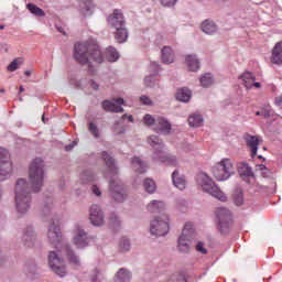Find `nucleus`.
Wrapping results in <instances>:
<instances>
[{
    "label": "nucleus",
    "mask_w": 282,
    "mask_h": 282,
    "mask_svg": "<svg viewBox=\"0 0 282 282\" xmlns=\"http://www.w3.org/2000/svg\"><path fill=\"white\" fill-rule=\"evenodd\" d=\"M187 122L192 129H198L199 127H204V116L193 112L188 116Z\"/></svg>",
    "instance_id": "25"
},
{
    "label": "nucleus",
    "mask_w": 282,
    "mask_h": 282,
    "mask_svg": "<svg viewBox=\"0 0 282 282\" xmlns=\"http://www.w3.org/2000/svg\"><path fill=\"white\" fill-rule=\"evenodd\" d=\"M153 160L161 164H166L167 166H177L180 164V160L175 155L165 154L164 150L156 151L153 155Z\"/></svg>",
    "instance_id": "16"
},
{
    "label": "nucleus",
    "mask_w": 282,
    "mask_h": 282,
    "mask_svg": "<svg viewBox=\"0 0 282 282\" xmlns=\"http://www.w3.org/2000/svg\"><path fill=\"white\" fill-rule=\"evenodd\" d=\"M29 180L34 193H40L45 185V162L42 159H35L31 162L29 170Z\"/></svg>",
    "instance_id": "4"
},
{
    "label": "nucleus",
    "mask_w": 282,
    "mask_h": 282,
    "mask_svg": "<svg viewBox=\"0 0 282 282\" xmlns=\"http://www.w3.org/2000/svg\"><path fill=\"white\" fill-rule=\"evenodd\" d=\"M140 102L145 105L147 107H153V100L150 99L149 96H145V95L141 96L140 97Z\"/></svg>",
    "instance_id": "49"
},
{
    "label": "nucleus",
    "mask_w": 282,
    "mask_h": 282,
    "mask_svg": "<svg viewBox=\"0 0 282 282\" xmlns=\"http://www.w3.org/2000/svg\"><path fill=\"white\" fill-rule=\"evenodd\" d=\"M185 64L188 72H199V58H197V55H186Z\"/></svg>",
    "instance_id": "28"
},
{
    "label": "nucleus",
    "mask_w": 282,
    "mask_h": 282,
    "mask_svg": "<svg viewBox=\"0 0 282 282\" xmlns=\"http://www.w3.org/2000/svg\"><path fill=\"white\" fill-rule=\"evenodd\" d=\"M276 105L282 108V96L276 100Z\"/></svg>",
    "instance_id": "59"
},
{
    "label": "nucleus",
    "mask_w": 282,
    "mask_h": 282,
    "mask_svg": "<svg viewBox=\"0 0 282 282\" xmlns=\"http://www.w3.org/2000/svg\"><path fill=\"white\" fill-rule=\"evenodd\" d=\"M1 50H3L4 52H9V48H8V43H0V52Z\"/></svg>",
    "instance_id": "54"
},
{
    "label": "nucleus",
    "mask_w": 282,
    "mask_h": 282,
    "mask_svg": "<svg viewBox=\"0 0 282 282\" xmlns=\"http://www.w3.org/2000/svg\"><path fill=\"white\" fill-rule=\"evenodd\" d=\"M107 22L110 28H113V30H118L119 28H123L124 25H127L122 11L118 9H116L110 15H108Z\"/></svg>",
    "instance_id": "17"
},
{
    "label": "nucleus",
    "mask_w": 282,
    "mask_h": 282,
    "mask_svg": "<svg viewBox=\"0 0 282 282\" xmlns=\"http://www.w3.org/2000/svg\"><path fill=\"white\" fill-rule=\"evenodd\" d=\"M192 96L193 94L188 88H181L176 91V100H180V102H188Z\"/></svg>",
    "instance_id": "35"
},
{
    "label": "nucleus",
    "mask_w": 282,
    "mask_h": 282,
    "mask_svg": "<svg viewBox=\"0 0 282 282\" xmlns=\"http://www.w3.org/2000/svg\"><path fill=\"white\" fill-rule=\"evenodd\" d=\"M196 252H199L200 254H207L208 250L206 249V245L204 242H197Z\"/></svg>",
    "instance_id": "50"
},
{
    "label": "nucleus",
    "mask_w": 282,
    "mask_h": 282,
    "mask_svg": "<svg viewBox=\"0 0 282 282\" xmlns=\"http://www.w3.org/2000/svg\"><path fill=\"white\" fill-rule=\"evenodd\" d=\"M143 188H144L145 193L153 195V193H155V191H158V185H155V181H153L152 178H145L143 181Z\"/></svg>",
    "instance_id": "37"
},
{
    "label": "nucleus",
    "mask_w": 282,
    "mask_h": 282,
    "mask_svg": "<svg viewBox=\"0 0 282 282\" xmlns=\"http://www.w3.org/2000/svg\"><path fill=\"white\" fill-rule=\"evenodd\" d=\"M64 251L70 265H73L74 268H80V258L76 256V252L69 245L64 246Z\"/></svg>",
    "instance_id": "22"
},
{
    "label": "nucleus",
    "mask_w": 282,
    "mask_h": 282,
    "mask_svg": "<svg viewBox=\"0 0 282 282\" xmlns=\"http://www.w3.org/2000/svg\"><path fill=\"white\" fill-rule=\"evenodd\" d=\"M215 215L218 230L221 232V235L228 234L230 230V224L232 221V214L230 213V209L226 207H218L215 210Z\"/></svg>",
    "instance_id": "9"
},
{
    "label": "nucleus",
    "mask_w": 282,
    "mask_h": 282,
    "mask_svg": "<svg viewBox=\"0 0 282 282\" xmlns=\"http://www.w3.org/2000/svg\"><path fill=\"white\" fill-rule=\"evenodd\" d=\"M24 75H25V76H32V70H25V72H24Z\"/></svg>",
    "instance_id": "63"
},
{
    "label": "nucleus",
    "mask_w": 282,
    "mask_h": 282,
    "mask_svg": "<svg viewBox=\"0 0 282 282\" xmlns=\"http://www.w3.org/2000/svg\"><path fill=\"white\" fill-rule=\"evenodd\" d=\"M110 224L111 226H120V218L116 215L110 217Z\"/></svg>",
    "instance_id": "53"
},
{
    "label": "nucleus",
    "mask_w": 282,
    "mask_h": 282,
    "mask_svg": "<svg viewBox=\"0 0 282 282\" xmlns=\"http://www.w3.org/2000/svg\"><path fill=\"white\" fill-rule=\"evenodd\" d=\"M131 271L129 269L121 268L115 274L113 282H131Z\"/></svg>",
    "instance_id": "31"
},
{
    "label": "nucleus",
    "mask_w": 282,
    "mask_h": 282,
    "mask_svg": "<svg viewBox=\"0 0 282 282\" xmlns=\"http://www.w3.org/2000/svg\"><path fill=\"white\" fill-rule=\"evenodd\" d=\"M74 58L79 65H88L91 67V63L100 65L105 63V58L108 59L109 63H116V61L120 59V53L112 46L107 47L106 52L102 53L98 43L84 42L75 44Z\"/></svg>",
    "instance_id": "1"
},
{
    "label": "nucleus",
    "mask_w": 282,
    "mask_h": 282,
    "mask_svg": "<svg viewBox=\"0 0 282 282\" xmlns=\"http://www.w3.org/2000/svg\"><path fill=\"white\" fill-rule=\"evenodd\" d=\"M21 65H23V59H21V58L14 59V61L11 62L10 65L8 66V70H9V72H17V69H18L19 67H21Z\"/></svg>",
    "instance_id": "46"
},
{
    "label": "nucleus",
    "mask_w": 282,
    "mask_h": 282,
    "mask_svg": "<svg viewBox=\"0 0 282 282\" xmlns=\"http://www.w3.org/2000/svg\"><path fill=\"white\" fill-rule=\"evenodd\" d=\"M269 171L267 170V171H262V175H263V177H268V175H269Z\"/></svg>",
    "instance_id": "62"
},
{
    "label": "nucleus",
    "mask_w": 282,
    "mask_h": 282,
    "mask_svg": "<svg viewBox=\"0 0 282 282\" xmlns=\"http://www.w3.org/2000/svg\"><path fill=\"white\" fill-rule=\"evenodd\" d=\"M239 79L242 82V85H245L247 89H251V87H257L259 89L261 87V83H258V82L254 83L257 78L251 72H245L239 77Z\"/></svg>",
    "instance_id": "19"
},
{
    "label": "nucleus",
    "mask_w": 282,
    "mask_h": 282,
    "mask_svg": "<svg viewBox=\"0 0 282 282\" xmlns=\"http://www.w3.org/2000/svg\"><path fill=\"white\" fill-rule=\"evenodd\" d=\"M239 175H241V177H253L254 173L248 163H242L239 167Z\"/></svg>",
    "instance_id": "38"
},
{
    "label": "nucleus",
    "mask_w": 282,
    "mask_h": 282,
    "mask_svg": "<svg viewBox=\"0 0 282 282\" xmlns=\"http://www.w3.org/2000/svg\"><path fill=\"white\" fill-rule=\"evenodd\" d=\"M91 282H102L105 281V275L98 271V269H95L90 275Z\"/></svg>",
    "instance_id": "44"
},
{
    "label": "nucleus",
    "mask_w": 282,
    "mask_h": 282,
    "mask_svg": "<svg viewBox=\"0 0 282 282\" xmlns=\"http://www.w3.org/2000/svg\"><path fill=\"white\" fill-rule=\"evenodd\" d=\"M90 86L93 87V89L95 90V91H98V89H99V85H98V83H96V82H90Z\"/></svg>",
    "instance_id": "55"
},
{
    "label": "nucleus",
    "mask_w": 282,
    "mask_h": 282,
    "mask_svg": "<svg viewBox=\"0 0 282 282\" xmlns=\"http://www.w3.org/2000/svg\"><path fill=\"white\" fill-rule=\"evenodd\" d=\"M195 237V228L192 223H186L177 240V249L183 254L191 252V241Z\"/></svg>",
    "instance_id": "8"
},
{
    "label": "nucleus",
    "mask_w": 282,
    "mask_h": 282,
    "mask_svg": "<svg viewBox=\"0 0 282 282\" xmlns=\"http://www.w3.org/2000/svg\"><path fill=\"white\" fill-rule=\"evenodd\" d=\"M115 40L117 43H127L129 39V30H127V25L120 26L119 29H115Z\"/></svg>",
    "instance_id": "32"
},
{
    "label": "nucleus",
    "mask_w": 282,
    "mask_h": 282,
    "mask_svg": "<svg viewBox=\"0 0 282 282\" xmlns=\"http://www.w3.org/2000/svg\"><path fill=\"white\" fill-rule=\"evenodd\" d=\"M119 252H129L131 250V240L129 238H121L119 240Z\"/></svg>",
    "instance_id": "39"
},
{
    "label": "nucleus",
    "mask_w": 282,
    "mask_h": 282,
    "mask_svg": "<svg viewBox=\"0 0 282 282\" xmlns=\"http://www.w3.org/2000/svg\"><path fill=\"white\" fill-rule=\"evenodd\" d=\"M101 158L109 171L110 174V193L112 199L115 202L122 203L127 199V189L124 188V184L118 177V166L116 165V160L109 155L107 151L101 152Z\"/></svg>",
    "instance_id": "2"
},
{
    "label": "nucleus",
    "mask_w": 282,
    "mask_h": 282,
    "mask_svg": "<svg viewBox=\"0 0 282 282\" xmlns=\"http://www.w3.org/2000/svg\"><path fill=\"white\" fill-rule=\"evenodd\" d=\"M57 28V31L61 32L62 34H65V31L62 26H56Z\"/></svg>",
    "instance_id": "61"
},
{
    "label": "nucleus",
    "mask_w": 282,
    "mask_h": 282,
    "mask_svg": "<svg viewBox=\"0 0 282 282\" xmlns=\"http://www.w3.org/2000/svg\"><path fill=\"white\" fill-rule=\"evenodd\" d=\"M271 62L274 65H282V42H278L272 48Z\"/></svg>",
    "instance_id": "27"
},
{
    "label": "nucleus",
    "mask_w": 282,
    "mask_h": 282,
    "mask_svg": "<svg viewBox=\"0 0 282 282\" xmlns=\"http://www.w3.org/2000/svg\"><path fill=\"white\" fill-rule=\"evenodd\" d=\"M89 219L93 226H105V212L98 204H94L89 208Z\"/></svg>",
    "instance_id": "14"
},
{
    "label": "nucleus",
    "mask_w": 282,
    "mask_h": 282,
    "mask_svg": "<svg viewBox=\"0 0 282 282\" xmlns=\"http://www.w3.org/2000/svg\"><path fill=\"white\" fill-rule=\"evenodd\" d=\"M143 83L145 87H155L158 85V78H155V75H150L144 78Z\"/></svg>",
    "instance_id": "45"
},
{
    "label": "nucleus",
    "mask_w": 282,
    "mask_h": 282,
    "mask_svg": "<svg viewBox=\"0 0 282 282\" xmlns=\"http://www.w3.org/2000/svg\"><path fill=\"white\" fill-rule=\"evenodd\" d=\"M197 184L203 188L204 193H208V195H212V197H215L219 202H226L228 199L226 194L206 173L202 172L197 175Z\"/></svg>",
    "instance_id": "5"
},
{
    "label": "nucleus",
    "mask_w": 282,
    "mask_h": 282,
    "mask_svg": "<svg viewBox=\"0 0 282 282\" xmlns=\"http://www.w3.org/2000/svg\"><path fill=\"white\" fill-rule=\"evenodd\" d=\"M90 241L91 237H89V234L85 231V228L80 227L79 225H76L73 229V246H75L77 250H85V248L89 246Z\"/></svg>",
    "instance_id": "11"
},
{
    "label": "nucleus",
    "mask_w": 282,
    "mask_h": 282,
    "mask_svg": "<svg viewBox=\"0 0 282 282\" xmlns=\"http://www.w3.org/2000/svg\"><path fill=\"white\" fill-rule=\"evenodd\" d=\"M161 3L165 6V8H171L177 3V0H161Z\"/></svg>",
    "instance_id": "52"
},
{
    "label": "nucleus",
    "mask_w": 282,
    "mask_h": 282,
    "mask_svg": "<svg viewBox=\"0 0 282 282\" xmlns=\"http://www.w3.org/2000/svg\"><path fill=\"white\" fill-rule=\"evenodd\" d=\"M262 116H263V118H265V119L270 118V110H268V109L263 110V111H262Z\"/></svg>",
    "instance_id": "57"
},
{
    "label": "nucleus",
    "mask_w": 282,
    "mask_h": 282,
    "mask_svg": "<svg viewBox=\"0 0 282 282\" xmlns=\"http://www.w3.org/2000/svg\"><path fill=\"white\" fill-rule=\"evenodd\" d=\"M12 173V162H10V152L0 149V181L3 182Z\"/></svg>",
    "instance_id": "13"
},
{
    "label": "nucleus",
    "mask_w": 282,
    "mask_h": 282,
    "mask_svg": "<svg viewBox=\"0 0 282 282\" xmlns=\"http://www.w3.org/2000/svg\"><path fill=\"white\" fill-rule=\"evenodd\" d=\"M48 268L56 274V276H61V279L67 276L65 260L61 258L56 251H50L48 253Z\"/></svg>",
    "instance_id": "10"
},
{
    "label": "nucleus",
    "mask_w": 282,
    "mask_h": 282,
    "mask_svg": "<svg viewBox=\"0 0 282 282\" xmlns=\"http://www.w3.org/2000/svg\"><path fill=\"white\" fill-rule=\"evenodd\" d=\"M184 151H185L186 153L193 151V145L187 144V145L184 148Z\"/></svg>",
    "instance_id": "58"
},
{
    "label": "nucleus",
    "mask_w": 282,
    "mask_h": 282,
    "mask_svg": "<svg viewBox=\"0 0 282 282\" xmlns=\"http://www.w3.org/2000/svg\"><path fill=\"white\" fill-rule=\"evenodd\" d=\"M259 169H260V171H268V167H265V165H259Z\"/></svg>",
    "instance_id": "60"
},
{
    "label": "nucleus",
    "mask_w": 282,
    "mask_h": 282,
    "mask_svg": "<svg viewBox=\"0 0 282 282\" xmlns=\"http://www.w3.org/2000/svg\"><path fill=\"white\" fill-rule=\"evenodd\" d=\"M171 228V215L162 213L154 216L150 223V234L153 237H166Z\"/></svg>",
    "instance_id": "6"
},
{
    "label": "nucleus",
    "mask_w": 282,
    "mask_h": 282,
    "mask_svg": "<svg viewBox=\"0 0 282 282\" xmlns=\"http://www.w3.org/2000/svg\"><path fill=\"white\" fill-rule=\"evenodd\" d=\"M172 182L178 191H184V188H186V177L183 174H180V171L177 170L172 173Z\"/></svg>",
    "instance_id": "24"
},
{
    "label": "nucleus",
    "mask_w": 282,
    "mask_h": 282,
    "mask_svg": "<svg viewBox=\"0 0 282 282\" xmlns=\"http://www.w3.org/2000/svg\"><path fill=\"white\" fill-rule=\"evenodd\" d=\"M80 184H89V182H96V174L89 170H85L79 176Z\"/></svg>",
    "instance_id": "36"
},
{
    "label": "nucleus",
    "mask_w": 282,
    "mask_h": 282,
    "mask_svg": "<svg viewBox=\"0 0 282 282\" xmlns=\"http://www.w3.org/2000/svg\"><path fill=\"white\" fill-rule=\"evenodd\" d=\"M32 206L30 184L24 178H19L15 184V208L19 215H25Z\"/></svg>",
    "instance_id": "3"
},
{
    "label": "nucleus",
    "mask_w": 282,
    "mask_h": 282,
    "mask_svg": "<svg viewBox=\"0 0 282 282\" xmlns=\"http://www.w3.org/2000/svg\"><path fill=\"white\" fill-rule=\"evenodd\" d=\"M149 72L154 76L158 75V72H160V64L158 62H152L150 64Z\"/></svg>",
    "instance_id": "48"
},
{
    "label": "nucleus",
    "mask_w": 282,
    "mask_h": 282,
    "mask_svg": "<svg viewBox=\"0 0 282 282\" xmlns=\"http://www.w3.org/2000/svg\"><path fill=\"white\" fill-rule=\"evenodd\" d=\"M122 105H124V99L117 98L102 101L101 107L105 111H109L110 113H122L124 111Z\"/></svg>",
    "instance_id": "15"
},
{
    "label": "nucleus",
    "mask_w": 282,
    "mask_h": 282,
    "mask_svg": "<svg viewBox=\"0 0 282 282\" xmlns=\"http://www.w3.org/2000/svg\"><path fill=\"white\" fill-rule=\"evenodd\" d=\"M74 147H76V142H73L72 144L66 145L65 151H72V149H74Z\"/></svg>",
    "instance_id": "56"
},
{
    "label": "nucleus",
    "mask_w": 282,
    "mask_h": 282,
    "mask_svg": "<svg viewBox=\"0 0 282 282\" xmlns=\"http://www.w3.org/2000/svg\"><path fill=\"white\" fill-rule=\"evenodd\" d=\"M147 209L149 213H164L166 204L163 200L154 199L147 205Z\"/></svg>",
    "instance_id": "29"
},
{
    "label": "nucleus",
    "mask_w": 282,
    "mask_h": 282,
    "mask_svg": "<svg viewBox=\"0 0 282 282\" xmlns=\"http://www.w3.org/2000/svg\"><path fill=\"white\" fill-rule=\"evenodd\" d=\"M171 127L170 120L164 117H159L156 118V127L154 128V131H156V133L169 135V133H171Z\"/></svg>",
    "instance_id": "20"
},
{
    "label": "nucleus",
    "mask_w": 282,
    "mask_h": 282,
    "mask_svg": "<svg viewBox=\"0 0 282 282\" xmlns=\"http://www.w3.org/2000/svg\"><path fill=\"white\" fill-rule=\"evenodd\" d=\"M235 164L230 159H223L212 167V174L217 182H226L232 177Z\"/></svg>",
    "instance_id": "7"
},
{
    "label": "nucleus",
    "mask_w": 282,
    "mask_h": 282,
    "mask_svg": "<svg viewBox=\"0 0 282 282\" xmlns=\"http://www.w3.org/2000/svg\"><path fill=\"white\" fill-rule=\"evenodd\" d=\"M88 131L96 139L100 138V129H98V124L90 122L88 124Z\"/></svg>",
    "instance_id": "43"
},
{
    "label": "nucleus",
    "mask_w": 282,
    "mask_h": 282,
    "mask_svg": "<svg viewBox=\"0 0 282 282\" xmlns=\"http://www.w3.org/2000/svg\"><path fill=\"white\" fill-rule=\"evenodd\" d=\"M199 83L202 87H210L213 83H215V78H213V75L210 73H207L199 78Z\"/></svg>",
    "instance_id": "41"
},
{
    "label": "nucleus",
    "mask_w": 282,
    "mask_h": 282,
    "mask_svg": "<svg viewBox=\"0 0 282 282\" xmlns=\"http://www.w3.org/2000/svg\"><path fill=\"white\" fill-rule=\"evenodd\" d=\"M26 10L34 14V17H45V11L43 9L36 7V4L28 3Z\"/></svg>",
    "instance_id": "40"
},
{
    "label": "nucleus",
    "mask_w": 282,
    "mask_h": 282,
    "mask_svg": "<svg viewBox=\"0 0 282 282\" xmlns=\"http://www.w3.org/2000/svg\"><path fill=\"white\" fill-rule=\"evenodd\" d=\"M128 120H129V122H133V116H128Z\"/></svg>",
    "instance_id": "64"
},
{
    "label": "nucleus",
    "mask_w": 282,
    "mask_h": 282,
    "mask_svg": "<svg viewBox=\"0 0 282 282\" xmlns=\"http://www.w3.org/2000/svg\"><path fill=\"white\" fill-rule=\"evenodd\" d=\"M91 193L96 197H102V191L100 189V187H98V185H93L91 186Z\"/></svg>",
    "instance_id": "51"
},
{
    "label": "nucleus",
    "mask_w": 282,
    "mask_h": 282,
    "mask_svg": "<svg viewBox=\"0 0 282 282\" xmlns=\"http://www.w3.org/2000/svg\"><path fill=\"white\" fill-rule=\"evenodd\" d=\"M161 61L165 65H171L172 63H175V53L173 52V48H171V46H164L161 50Z\"/></svg>",
    "instance_id": "23"
},
{
    "label": "nucleus",
    "mask_w": 282,
    "mask_h": 282,
    "mask_svg": "<svg viewBox=\"0 0 282 282\" xmlns=\"http://www.w3.org/2000/svg\"><path fill=\"white\" fill-rule=\"evenodd\" d=\"M148 144L154 149L153 155H155L156 151H164V142L158 135L148 137Z\"/></svg>",
    "instance_id": "30"
},
{
    "label": "nucleus",
    "mask_w": 282,
    "mask_h": 282,
    "mask_svg": "<svg viewBox=\"0 0 282 282\" xmlns=\"http://www.w3.org/2000/svg\"><path fill=\"white\" fill-rule=\"evenodd\" d=\"M234 202L236 206H241V204H243V193L241 191L235 192Z\"/></svg>",
    "instance_id": "47"
},
{
    "label": "nucleus",
    "mask_w": 282,
    "mask_h": 282,
    "mask_svg": "<svg viewBox=\"0 0 282 282\" xmlns=\"http://www.w3.org/2000/svg\"><path fill=\"white\" fill-rule=\"evenodd\" d=\"M94 2L91 1L80 2L79 4L80 13L84 17H91L94 14Z\"/></svg>",
    "instance_id": "34"
},
{
    "label": "nucleus",
    "mask_w": 282,
    "mask_h": 282,
    "mask_svg": "<svg viewBox=\"0 0 282 282\" xmlns=\"http://www.w3.org/2000/svg\"><path fill=\"white\" fill-rule=\"evenodd\" d=\"M143 123L147 126V127H156L158 124V119H155L153 116H151L150 113H147L144 115L143 117Z\"/></svg>",
    "instance_id": "42"
},
{
    "label": "nucleus",
    "mask_w": 282,
    "mask_h": 282,
    "mask_svg": "<svg viewBox=\"0 0 282 282\" xmlns=\"http://www.w3.org/2000/svg\"><path fill=\"white\" fill-rule=\"evenodd\" d=\"M22 241H23L24 246H26L28 248H33V246H35L36 231H34V228H32V227L26 228V230L24 231V234L22 236Z\"/></svg>",
    "instance_id": "21"
},
{
    "label": "nucleus",
    "mask_w": 282,
    "mask_h": 282,
    "mask_svg": "<svg viewBox=\"0 0 282 282\" xmlns=\"http://www.w3.org/2000/svg\"><path fill=\"white\" fill-rule=\"evenodd\" d=\"M200 30L204 32V34H208L209 36H213V34H217V24L213 20H205L200 24Z\"/></svg>",
    "instance_id": "26"
},
{
    "label": "nucleus",
    "mask_w": 282,
    "mask_h": 282,
    "mask_svg": "<svg viewBox=\"0 0 282 282\" xmlns=\"http://www.w3.org/2000/svg\"><path fill=\"white\" fill-rule=\"evenodd\" d=\"M47 239L54 248H62L63 232H61V227L54 220L48 225Z\"/></svg>",
    "instance_id": "12"
},
{
    "label": "nucleus",
    "mask_w": 282,
    "mask_h": 282,
    "mask_svg": "<svg viewBox=\"0 0 282 282\" xmlns=\"http://www.w3.org/2000/svg\"><path fill=\"white\" fill-rule=\"evenodd\" d=\"M131 162L135 173H147V163H144L140 158L134 156Z\"/></svg>",
    "instance_id": "33"
},
{
    "label": "nucleus",
    "mask_w": 282,
    "mask_h": 282,
    "mask_svg": "<svg viewBox=\"0 0 282 282\" xmlns=\"http://www.w3.org/2000/svg\"><path fill=\"white\" fill-rule=\"evenodd\" d=\"M247 147L251 153V158H257V151H259V144L263 142L261 138L252 134H247L246 138Z\"/></svg>",
    "instance_id": "18"
}]
</instances>
